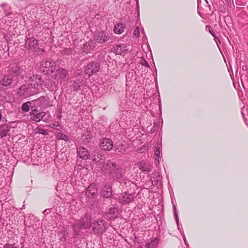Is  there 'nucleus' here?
<instances>
[{
    "mask_svg": "<svg viewBox=\"0 0 248 248\" xmlns=\"http://www.w3.org/2000/svg\"><path fill=\"white\" fill-rule=\"evenodd\" d=\"M38 92V88L32 87L29 84H27L23 85L19 88L18 93L20 96L27 97L37 94Z\"/></svg>",
    "mask_w": 248,
    "mask_h": 248,
    "instance_id": "1",
    "label": "nucleus"
},
{
    "mask_svg": "<svg viewBox=\"0 0 248 248\" xmlns=\"http://www.w3.org/2000/svg\"><path fill=\"white\" fill-rule=\"evenodd\" d=\"M108 227V223L103 219H97L92 225L93 231L95 234H102Z\"/></svg>",
    "mask_w": 248,
    "mask_h": 248,
    "instance_id": "2",
    "label": "nucleus"
},
{
    "mask_svg": "<svg viewBox=\"0 0 248 248\" xmlns=\"http://www.w3.org/2000/svg\"><path fill=\"white\" fill-rule=\"evenodd\" d=\"M56 69V63L55 61L50 60L42 61L40 70L45 74L46 75L54 72Z\"/></svg>",
    "mask_w": 248,
    "mask_h": 248,
    "instance_id": "3",
    "label": "nucleus"
},
{
    "mask_svg": "<svg viewBox=\"0 0 248 248\" xmlns=\"http://www.w3.org/2000/svg\"><path fill=\"white\" fill-rule=\"evenodd\" d=\"M100 69V64L99 62L93 61L88 63L85 68V73L89 77L96 73Z\"/></svg>",
    "mask_w": 248,
    "mask_h": 248,
    "instance_id": "4",
    "label": "nucleus"
},
{
    "mask_svg": "<svg viewBox=\"0 0 248 248\" xmlns=\"http://www.w3.org/2000/svg\"><path fill=\"white\" fill-rule=\"evenodd\" d=\"M38 45V41L30 34L26 35L24 47L27 49H34Z\"/></svg>",
    "mask_w": 248,
    "mask_h": 248,
    "instance_id": "5",
    "label": "nucleus"
},
{
    "mask_svg": "<svg viewBox=\"0 0 248 248\" xmlns=\"http://www.w3.org/2000/svg\"><path fill=\"white\" fill-rule=\"evenodd\" d=\"M136 197L135 194L124 192L122 193L118 198V202L122 204H128L131 202Z\"/></svg>",
    "mask_w": 248,
    "mask_h": 248,
    "instance_id": "6",
    "label": "nucleus"
},
{
    "mask_svg": "<svg viewBox=\"0 0 248 248\" xmlns=\"http://www.w3.org/2000/svg\"><path fill=\"white\" fill-rule=\"evenodd\" d=\"M33 104L43 108H47L52 106L50 99L46 97L42 96L38 99L33 101Z\"/></svg>",
    "mask_w": 248,
    "mask_h": 248,
    "instance_id": "7",
    "label": "nucleus"
},
{
    "mask_svg": "<svg viewBox=\"0 0 248 248\" xmlns=\"http://www.w3.org/2000/svg\"><path fill=\"white\" fill-rule=\"evenodd\" d=\"M18 82V79L11 77L9 74L5 75L0 80V84L4 86L12 85L14 87L16 85Z\"/></svg>",
    "mask_w": 248,
    "mask_h": 248,
    "instance_id": "8",
    "label": "nucleus"
},
{
    "mask_svg": "<svg viewBox=\"0 0 248 248\" xmlns=\"http://www.w3.org/2000/svg\"><path fill=\"white\" fill-rule=\"evenodd\" d=\"M99 145L100 147L105 151H110L113 146L111 140L107 138L102 139L100 142Z\"/></svg>",
    "mask_w": 248,
    "mask_h": 248,
    "instance_id": "9",
    "label": "nucleus"
},
{
    "mask_svg": "<svg viewBox=\"0 0 248 248\" xmlns=\"http://www.w3.org/2000/svg\"><path fill=\"white\" fill-rule=\"evenodd\" d=\"M29 81H30L29 84L32 87H35L38 88L39 85H44V81L41 80V76L38 75H33L31 77Z\"/></svg>",
    "mask_w": 248,
    "mask_h": 248,
    "instance_id": "10",
    "label": "nucleus"
},
{
    "mask_svg": "<svg viewBox=\"0 0 248 248\" xmlns=\"http://www.w3.org/2000/svg\"><path fill=\"white\" fill-rule=\"evenodd\" d=\"M97 191L98 189L95 186V185L94 184H91L89 186L86 190V195L89 198H94L96 197Z\"/></svg>",
    "mask_w": 248,
    "mask_h": 248,
    "instance_id": "11",
    "label": "nucleus"
},
{
    "mask_svg": "<svg viewBox=\"0 0 248 248\" xmlns=\"http://www.w3.org/2000/svg\"><path fill=\"white\" fill-rule=\"evenodd\" d=\"M20 74V67L16 64L11 65L8 70V74L11 77L18 79Z\"/></svg>",
    "mask_w": 248,
    "mask_h": 248,
    "instance_id": "12",
    "label": "nucleus"
},
{
    "mask_svg": "<svg viewBox=\"0 0 248 248\" xmlns=\"http://www.w3.org/2000/svg\"><path fill=\"white\" fill-rule=\"evenodd\" d=\"M77 154L78 157L83 159L89 158L90 155L88 150L84 147H79L77 148Z\"/></svg>",
    "mask_w": 248,
    "mask_h": 248,
    "instance_id": "13",
    "label": "nucleus"
},
{
    "mask_svg": "<svg viewBox=\"0 0 248 248\" xmlns=\"http://www.w3.org/2000/svg\"><path fill=\"white\" fill-rule=\"evenodd\" d=\"M139 168L145 173H149L152 169V165L145 161H141L139 163Z\"/></svg>",
    "mask_w": 248,
    "mask_h": 248,
    "instance_id": "14",
    "label": "nucleus"
},
{
    "mask_svg": "<svg viewBox=\"0 0 248 248\" xmlns=\"http://www.w3.org/2000/svg\"><path fill=\"white\" fill-rule=\"evenodd\" d=\"M127 51L128 49L127 48V46L124 44L113 46L112 48V51L118 55H122L123 53H125Z\"/></svg>",
    "mask_w": 248,
    "mask_h": 248,
    "instance_id": "15",
    "label": "nucleus"
},
{
    "mask_svg": "<svg viewBox=\"0 0 248 248\" xmlns=\"http://www.w3.org/2000/svg\"><path fill=\"white\" fill-rule=\"evenodd\" d=\"M94 38L98 43H104L108 40L109 36L104 32H100L95 34Z\"/></svg>",
    "mask_w": 248,
    "mask_h": 248,
    "instance_id": "16",
    "label": "nucleus"
},
{
    "mask_svg": "<svg viewBox=\"0 0 248 248\" xmlns=\"http://www.w3.org/2000/svg\"><path fill=\"white\" fill-rule=\"evenodd\" d=\"M115 168V164L113 163H105L104 164H103L102 168H101V170L103 172H108L111 174L112 173V171Z\"/></svg>",
    "mask_w": 248,
    "mask_h": 248,
    "instance_id": "17",
    "label": "nucleus"
},
{
    "mask_svg": "<svg viewBox=\"0 0 248 248\" xmlns=\"http://www.w3.org/2000/svg\"><path fill=\"white\" fill-rule=\"evenodd\" d=\"M105 157L104 155L100 154L97 151L93 152V161L95 163V164H99V163L101 160H105Z\"/></svg>",
    "mask_w": 248,
    "mask_h": 248,
    "instance_id": "18",
    "label": "nucleus"
},
{
    "mask_svg": "<svg viewBox=\"0 0 248 248\" xmlns=\"http://www.w3.org/2000/svg\"><path fill=\"white\" fill-rule=\"evenodd\" d=\"M68 74L67 71L64 69H59L57 70L56 76L58 79L60 80V81L64 80L66 78Z\"/></svg>",
    "mask_w": 248,
    "mask_h": 248,
    "instance_id": "19",
    "label": "nucleus"
},
{
    "mask_svg": "<svg viewBox=\"0 0 248 248\" xmlns=\"http://www.w3.org/2000/svg\"><path fill=\"white\" fill-rule=\"evenodd\" d=\"M84 229H88L91 227L92 222L91 217L89 216H86L85 217L80 220Z\"/></svg>",
    "mask_w": 248,
    "mask_h": 248,
    "instance_id": "20",
    "label": "nucleus"
},
{
    "mask_svg": "<svg viewBox=\"0 0 248 248\" xmlns=\"http://www.w3.org/2000/svg\"><path fill=\"white\" fill-rule=\"evenodd\" d=\"M101 195L104 198H109L112 196L111 187L110 186H104L101 191Z\"/></svg>",
    "mask_w": 248,
    "mask_h": 248,
    "instance_id": "21",
    "label": "nucleus"
},
{
    "mask_svg": "<svg viewBox=\"0 0 248 248\" xmlns=\"http://www.w3.org/2000/svg\"><path fill=\"white\" fill-rule=\"evenodd\" d=\"M118 210L115 207L110 208L107 213V217L109 219H114L117 217Z\"/></svg>",
    "mask_w": 248,
    "mask_h": 248,
    "instance_id": "22",
    "label": "nucleus"
},
{
    "mask_svg": "<svg viewBox=\"0 0 248 248\" xmlns=\"http://www.w3.org/2000/svg\"><path fill=\"white\" fill-rule=\"evenodd\" d=\"M95 46V43L93 41H88L83 45V52L86 53H89L91 50L93 49Z\"/></svg>",
    "mask_w": 248,
    "mask_h": 248,
    "instance_id": "23",
    "label": "nucleus"
},
{
    "mask_svg": "<svg viewBox=\"0 0 248 248\" xmlns=\"http://www.w3.org/2000/svg\"><path fill=\"white\" fill-rule=\"evenodd\" d=\"M10 127L6 124H3L0 126V137L1 138L6 136L10 132Z\"/></svg>",
    "mask_w": 248,
    "mask_h": 248,
    "instance_id": "24",
    "label": "nucleus"
},
{
    "mask_svg": "<svg viewBox=\"0 0 248 248\" xmlns=\"http://www.w3.org/2000/svg\"><path fill=\"white\" fill-rule=\"evenodd\" d=\"M45 114L46 113L44 112H42L36 114L32 112L31 114V119L35 122H39L43 120V118Z\"/></svg>",
    "mask_w": 248,
    "mask_h": 248,
    "instance_id": "25",
    "label": "nucleus"
},
{
    "mask_svg": "<svg viewBox=\"0 0 248 248\" xmlns=\"http://www.w3.org/2000/svg\"><path fill=\"white\" fill-rule=\"evenodd\" d=\"M111 175L114 180H118L122 177V174L121 170L116 167L115 165V168L113 170Z\"/></svg>",
    "mask_w": 248,
    "mask_h": 248,
    "instance_id": "26",
    "label": "nucleus"
},
{
    "mask_svg": "<svg viewBox=\"0 0 248 248\" xmlns=\"http://www.w3.org/2000/svg\"><path fill=\"white\" fill-rule=\"evenodd\" d=\"M128 148V146L125 142L118 144L115 146V151L118 153H124Z\"/></svg>",
    "mask_w": 248,
    "mask_h": 248,
    "instance_id": "27",
    "label": "nucleus"
},
{
    "mask_svg": "<svg viewBox=\"0 0 248 248\" xmlns=\"http://www.w3.org/2000/svg\"><path fill=\"white\" fill-rule=\"evenodd\" d=\"M125 28V26L123 23H118L114 26V31L117 34H121L124 31Z\"/></svg>",
    "mask_w": 248,
    "mask_h": 248,
    "instance_id": "28",
    "label": "nucleus"
},
{
    "mask_svg": "<svg viewBox=\"0 0 248 248\" xmlns=\"http://www.w3.org/2000/svg\"><path fill=\"white\" fill-rule=\"evenodd\" d=\"M45 85L46 87L48 90L50 91L56 90V84L55 81L46 80L45 82Z\"/></svg>",
    "mask_w": 248,
    "mask_h": 248,
    "instance_id": "29",
    "label": "nucleus"
},
{
    "mask_svg": "<svg viewBox=\"0 0 248 248\" xmlns=\"http://www.w3.org/2000/svg\"><path fill=\"white\" fill-rule=\"evenodd\" d=\"M73 228L74 232L77 235H78L79 233L80 232V231L82 229H84L83 228V225H82L80 220L76 223L73 224Z\"/></svg>",
    "mask_w": 248,
    "mask_h": 248,
    "instance_id": "30",
    "label": "nucleus"
},
{
    "mask_svg": "<svg viewBox=\"0 0 248 248\" xmlns=\"http://www.w3.org/2000/svg\"><path fill=\"white\" fill-rule=\"evenodd\" d=\"M60 239L61 241L65 242L68 235V232L66 230H62L59 233Z\"/></svg>",
    "mask_w": 248,
    "mask_h": 248,
    "instance_id": "31",
    "label": "nucleus"
},
{
    "mask_svg": "<svg viewBox=\"0 0 248 248\" xmlns=\"http://www.w3.org/2000/svg\"><path fill=\"white\" fill-rule=\"evenodd\" d=\"M161 151V144H157L155 147V160H157L156 163H157L159 164V160L158 158L159 157V154Z\"/></svg>",
    "mask_w": 248,
    "mask_h": 248,
    "instance_id": "32",
    "label": "nucleus"
},
{
    "mask_svg": "<svg viewBox=\"0 0 248 248\" xmlns=\"http://www.w3.org/2000/svg\"><path fill=\"white\" fill-rule=\"evenodd\" d=\"M36 134H42L43 135H46L48 134V131L40 127H36L35 129Z\"/></svg>",
    "mask_w": 248,
    "mask_h": 248,
    "instance_id": "33",
    "label": "nucleus"
},
{
    "mask_svg": "<svg viewBox=\"0 0 248 248\" xmlns=\"http://www.w3.org/2000/svg\"><path fill=\"white\" fill-rule=\"evenodd\" d=\"M56 138L57 140H63L66 141L69 140L68 137L62 133H58L56 135Z\"/></svg>",
    "mask_w": 248,
    "mask_h": 248,
    "instance_id": "34",
    "label": "nucleus"
},
{
    "mask_svg": "<svg viewBox=\"0 0 248 248\" xmlns=\"http://www.w3.org/2000/svg\"><path fill=\"white\" fill-rule=\"evenodd\" d=\"M82 85V83L79 80L75 81L72 85V88L74 89V90H78L80 89V87Z\"/></svg>",
    "mask_w": 248,
    "mask_h": 248,
    "instance_id": "35",
    "label": "nucleus"
},
{
    "mask_svg": "<svg viewBox=\"0 0 248 248\" xmlns=\"http://www.w3.org/2000/svg\"><path fill=\"white\" fill-rule=\"evenodd\" d=\"M31 104V102H27L23 103L21 107V109L25 112L28 111L30 110L29 107Z\"/></svg>",
    "mask_w": 248,
    "mask_h": 248,
    "instance_id": "36",
    "label": "nucleus"
},
{
    "mask_svg": "<svg viewBox=\"0 0 248 248\" xmlns=\"http://www.w3.org/2000/svg\"><path fill=\"white\" fill-rule=\"evenodd\" d=\"M157 242L156 240H154L149 243L147 244L146 248H156Z\"/></svg>",
    "mask_w": 248,
    "mask_h": 248,
    "instance_id": "37",
    "label": "nucleus"
},
{
    "mask_svg": "<svg viewBox=\"0 0 248 248\" xmlns=\"http://www.w3.org/2000/svg\"><path fill=\"white\" fill-rule=\"evenodd\" d=\"M173 210H174V214L175 219L176 221L177 225H179V218H178V213H177V211L176 210V207L175 205H173Z\"/></svg>",
    "mask_w": 248,
    "mask_h": 248,
    "instance_id": "38",
    "label": "nucleus"
},
{
    "mask_svg": "<svg viewBox=\"0 0 248 248\" xmlns=\"http://www.w3.org/2000/svg\"><path fill=\"white\" fill-rule=\"evenodd\" d=\"M4 248H18V247L16 246L15 244H6L4 245Z\"/></svg>",
    "mask_w": 248,
    "mask_h": 248,
    "instance_id": "39",
    "label": "nucleus"
},
{
    "mask_svg": "<svg viewBox=\"0 0 248 248\" xmlns=\"http://www.w3.org/2000/svg\"><path fill=\"white\" fill-rule=\"evenodd\" d=\"M140 34L139 27H137L133 32V35L137 37H139Z\"/></svg>",
    "mask_w": 248,
    "mask_h": 248,
    "instance_id": "40",
    "label": "nucleus"
},
{
    "mask_svg": "<svg viewBox=\"0 0 248 248\" xmlns=\"http://www.w3.org/2000/svg\"><path fill=\"white\" fill-rule=\"evenodd\" d=\"M50 127H52V128H53L55 129H57L58 130H59L61 128V126L58 124H50Z\"/></svg>",
    "mask_w": 248,
    "mask_h": 248,
    "instance_id": "41",
    "label": "nucleus"
},
{
    "mask_svg": "<svg viewBox=\"0 0 248 248\" xmlns=\"http://www.w3.org/2000/svg\"><path fill=\"white\" fill-rule=\"evenodd\" d=\"M140 63L141 64H142V65H145L146 67H149V65L148 63V62H147L146 60H145V59H142L141 60V62H140Z\"/></svg>",
    "mask_w": 248,
    "mask_h": 248,
    "instance_id": "42",
    "label": "nucleus"
},
{
    "mask_svg": "<svg viewBox=\"0 0 248 248\" xmlns=\"http://www.w3.org/2000/svg\"><path fill=\"white\" fill-rule=\"evenodd\" d=\"M209 31L210 33L211 34V35L214 37L215 38H217V37L215 35V33L212 31L211 27H210L209 28Z\"/></svg>",
    "mask_w": 248,
    "mask_h": 248,
    "instance_id": "43",
    "label": "nucleus"
},
{
    "mask_svg": "<svg viewBox=\"0 0 248 248\" xmlns=\"http://www.w3.org/2000/svg\"><path fill=\"white\" fill-rule=\"evenodd\" d=\"M226 2H227L228 6H230L232 4V0H225Z\"/></svg>",
    "mask_w": 248,
    "mask_h": 248,
    "instance_id": "44",
    "label": "nucleus"
},
{
    "mask_svg": "<svg viewBox=\"0 0 248 248\" xmlns=\"http://www.w3.org/2000/svg\"><path fill=\"white\" fill-rule=\"evenodd\" d=\"M49 211H50V209H45L44 210V214H48Z\"/></svg>",
    "mask_w": 248,
    "mask_h": 248,
    "instance_id": "45",
    "label": "nucleus"
},
{
    "mask_svg": "<svg viewBox=\"0 0 248 248\" xmlns=\"http://www.w3.org/2000/svg\"><path fill=\"white\" fill-rule=\"evenodd\" d=\"M38 53H42L44 51V49H40V48H38Z\"/></svg>",
    "mask_w": 248,
    "mask_h": 248,
    "instance_id": "46",
    "label": "nucleus"
},
{
    "mask_svg": "<svg viewBox=\"0 0 248 248\" xmlns=\"http://www.w3.org/2000/svg\"><path fill=\"white\" fill-rule=\"evenodd\" d=\"M66 52H67L68 53H71V49H66Z\"/></svg>",
    "mask_w": 248,
    "mask_h": 248,
    "instance_id": "47",
    "label": "nucleus"
},
{
    "mask_svg": "<svg viewBox=\"0 0 248 248\" xmlns=\"http://www.w3.org/2000/svg\"><path fill=\"white\" fill-rule=\"evenodd\" d=\"M6 5V3H2V4H1L0 6L3 7V8H4L5 6Z\"/></svg>",
    "mask_w": 248,
    "mask_h": 248,
    "instance_id": "48",
    "label": "nucleus"
},
{
    "mask_svg": "<svg viewBox=\"0 0 248 248\" xmlns=\"http://www.w3.org/2000/svg\"><path fill=\"white\" fill-rule=\"evenodd\" d=\"M31 110H32V111H34V112H36L37 111V110L35 108L33 109V107L31 108Z\"/></svg>",
    "mask_w": 248,
    "mask_h": 248,
    "instance_id": "49",
    "label": "nucleus"
},
{
    "mask_svg": "<svg viewBox=\"0 0 248 248\" xmlns=\"http://www.w3.org/2000/svg\"><path fill=\"white\" fill-rule=\"evenodd\" d=\"M246 69H247L246 66H243V70H246Z\"/></svg>",
    "mask_w": 248,
    "mask_h": 248,
    "instance_id": "50",
    "label": "nucleus"
},
{
    "mask_svg": "<svg viewBox=\"0 0 248 248\" xmlns=\"http://www.w3.org/2000/svg\"><path fill=\"white\" fill-rule=\"evenodd\" d=\"M137 4L138 8H139V5H138V0H137Z\"/></svg>",
    "mask_w": 248,
    "mask_h": 248,
    "instance_id": "51",
    "label": "nucleus"
},
{
    "mask_svg": "<svg viewBox=\"0 0 248 248\" xmlns=\"http://www.w3.org/2000/svg\"><path fill=\"white\" fill-rule=\"evenodd\" d=\"M184 240L185 242L186 243V240H185V237H184Z\"/></svg>",
    "mask_w": 248,
    "mask_h": 248,
    "instance_id": "52",
    "label": "nucleus"
},
{
    "mask_svg": "<svg viewBox=\"0 0 248 248\" xmlns=\"http://www.w3.org/2000/svg\"><path fill=\"white\" fill-rule=\"evenodd\" d=\"M141 248L140 246H139V247H137V248Z\"/></svg>",
    "mask_w": 248,
    "mask_h": 248,
    "instance_id": "53",
    "label": "nucleus"
}]
</instances>
